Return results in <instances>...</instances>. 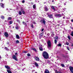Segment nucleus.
Returning a JSON list of instances; mask_svg holds the SVG:
<instances>
[{
  "instance_id": "nucleus-26",
  "label": "nucleus",
  "mask_w": 73,
  "mask_h": 73,
  "mask_svg": "<svg viewBox=\"0 0 73 73\" xmlns=\"http://www.w3.org/2000/svg\"><path fill=\"white\" fill-rule=\"evenodd\" d=\"M58 46H60L61 47V44H59L57 45Z\"/></svg>"
},
{
  "instance_id": "nucleus-41",
  "label": "nucleus",
  "mask_w": 73,
  "mask_h": 73,
  "mask_svg": "<svg viewBox=\"0 0 73 73\" xmlns=\"http://www.w3.org/2000/svg\"><path fill=\"white\" fill-rule=\"evenodd\" d=\"M22 3H25V0H24L22 1Z\"/></svg>"
},
{
  "instance_id": "nucleus-63",
  "label": "nucleus",
  "mask_w": 73,
  "mask_h": 73,
  "mask_svg": "<svg viewBox=\"0 0 73 73\" xmlns=\"http://www.w3.org/2000/svg\"><path fill=\"white\" fill-rule=\"evenodd\" d=\"M63 19H65V17H63Z\"/></svg>"
},
{
  "instance_id": "nucleus-30",
  "label": "nucleus",
  "mask_w": 73,
  "mask_h": 73,
  "mask_svg": "<svg viewBox=\"0 0 73 73\" xmlns=\"http://www.w3.org/2000/svg\"><path fill=\"white\" fill-rule=\"evenodd\" d=\"M71 35L72 36V37H73V31H72L71 32Z\"/></svg>"
},
{
  "instance_id": "nucleus-51",
  "label": "nucleus",
  "mask_w": 73,
  "mask_h": 73,
  "mask_svg": "<svg viewBox=\"0 0 73 73\" xmlns=\"http://www.w3.org/2000/svg\"><path fill=\"white\" fill-rule=\"evenodd\" d=\"M65 9H66V8H64L63 9V10H64H64H65Z\"/></svg>"
},
{
  "instance_id": "nucleus-13",
  "label": "nucleus",
  "mask_w": 73,
  "mask_h": 73,
  "mask_svg": "<svg viewBox=\"0 0 73 73\" xmlns=\"http://www.w3.org/2000/svg\"><path fill=\"white\" fill-rule=\"evenodd\" d=\"M31 50H34L35 52H37V50L35 48H31Z\"/></svg>"
},
{
  "instance_id": "nucleus-8",
  "label": "nucleus",
  "mask_w": 73,
  "mask_h": 73,
  "mask_svg": "<svg viewBox=\"0 0 73 73\" xmlns=\"http://www.w3.org/2000/svg\"><path fill=\"white\" fill-rule=\"evenodd\" d=\"M70 70L71 73L73 72V67L72 66L70 67Z\"/></svg>"
},
{
  "instance_id": "nucleus-57",
  "label": "nucleus",
  "mask_w": 73,
  "mask_h": 73,
  "mask_svg": "<svg viewBox=\"0 0 73 73\" xmlns=\"http://www.w3.org/2000/svg\"><path fill=\"white\" fill-rule=\"evenodd\" d=\"M1 56H0V59H1Z\"/></svg>"
},
{
  "instance_id": "nucleus-15",
  "label": "nucleus",
  "mask_w": 73,
  "mask_h": 73,
  "mask_svg": "<svg viewBox=\"0 0 73 73\" xmlns=\"http://www.w3.org/2000/svg\"><path fill=\"white\" fill-rule=\"evenodd\" d=\"M7 71L8 73H12V71L9 70H7Z\"/></svg>"
},
{
  "instance_id": "nucleus-28",
  "label": "nucleus",
  "mask_w": 73,
  "mask_h": 73,
  "mask_svg": "<svg viewBox=\"0 0 73 73\" xmlns=\"http://www.w3.org/2000/svg\"><path fill=\"white\" fill-rule=\"evenodd\" d=\"M61 65L62 66V67H64L65 66V65L63 64H61Z\"/></svg>"
},
{
  "instance_id": "nucleus-42",
  "label": "nucleus",
  "mask_w": 73,
  "mask_h": 73,
  "mask_svg": "<svg viewBox=\"0 0 73 73\" xmlns=\"http://www.w3.org/2000/svg\"><path fill=\"white\" fill-rule=\"evenodd\" d=\"M66 45H69V43L68 42H66Z\"/></svg>"
},
{
  "instance_id": "nucleus-60",
  "label": "nucleus",
  "mask_w": 73,
  "mask_h": 73,
  "mask_svg": "<svg viewBox=\"0 0 73 73\" xmlns=\"http://www.w3.org/2000/svg\"><path fill=\"white\" fill-rule=\"evenodd\" d=\"M58 25V26H60V25L59 24Z\"/></svg>"
},
{
  "instance_id": "nucleus-35",
  "label": "nucleus",
  "mask_w": 73,
  "mask_h": 73,
  "mask_svg": "<svg viewBox=\"0 0 73 73\" xmlns=\"http://www.w3.org/2000/svg\"><path fill=\"white\" fill-rule=\"evenodd\" d=\"M35 65L36 66H37V63L36 62H35Z\"/></svg>"
},
{
  "instance_id": "nucleus-22",
  "label": "nucleus",
  "mask_w": 73,
  "mask_h": 73,
  "mask_svg": "<svg viewBox=\"0 0 73 73\" xmlns=\"http://www.w3.org/2000/svg\"><path fill=\"white\" fill-rule=\"evenodd\" d=\"M9 23L10 24H12L13 23V21H9Z\"/></svg>"
},
{
  "instance_id": "nucleus-58",
  "label": "nucleus",
  "mask_w": 73,
  "mask_h": 73,
  "mask_svg": "<svg viewBox=\"0 0 73 73\" xmlns=\"http://www.w3.org/2000/svg\"><path fill=\"white\" fill-rule=\"evenodd\" d=\"M3 1V0H1V1L2 2V1Z\"/></svg>"
},
{
  "instance_id": "nucleus-40",
  "label": "nucleus",
  "mask_w": 73,
  "mask_h": 73,
  "mask_svg": "<svg viewBox=\"0 0 73 73\" xmlns=\"http://www.w3.org/2000/svg\"><path fill=\"white\" fill-rule=\"evenodd\" d=\"M15 28L17 29H18L19 28V27H18V26H17L16 27H15Z\"/></svg>"
},
{
  "instance_id": "nucleus-45",
  "label": "nucleus",
  "mask_w": 73,
  "mask_h": 73,
  "mask_svg": "<svg viewBox=\"0 0 73 73\" xmlns=\"http://www.w3.org/2000/svg\"><path fill=\"white\" fill-rule=\"evenodd\" d=\"M67 48L68 50L70 51V50L69 49V47H67Z\"/></svg>"
},
{
  "instance_id": "nucleus-48",
  "label": "nucleus",
  "mask_w": 73,
  "mask_h": 73,
  "mask_svg": "<svg viewBox=\"0 0 73 73\" xmlns=\"http://www.w3.org/2000/svg\"><path fill=\"white\" fill-rule=\"evenodd\" d=\"M48 63H50V61L48 60Z\"/></svg>"
},
{
  "instance_id": "nucleus-29",
  "label": "nucleus",
  "mask_w": 73,
  "mask_h": 73,
  "mask_svg": "<svg viewBox=\"0 0 73 73\" xmlns=\"http://www.w3.org/2000/svg\"><path fill=\"white\" fill-rule=\"evenodd\" d=\"M33 7L34 9H35V8H36V5H33Z\"/></svg>"
},
{
  "instance_id": "nucleus-44",
  "label": "nucleus",
  "mask_w": 73,
  "mask_h": 73,
  "mask_svg": "<svg viewBox=\"0 0 73 73\" xmlns=\"http://www.w3.org/2000/svg\"><path fill=\"white\" fill-rule=\"evenodd\" d=\"M44 29H42L41 30V31L43 32V31H44Z\"/></svg>"
},
{
  "instance_id": "nucleus-27",
  "label": "nucleus",
  "mask_w": 73,
  "mask_h": 73,
  "mask_svg": "<svg viewBox=\"0 0 73 73\" xmlns=\"http://www.w3.org/2000/svg\"><path fill=\"white\" fill-rule=\"evenodd\" d=\"M1 18L2 19H4V16H2L1 17Z\"/></svg>"
},
{
  "instance_id": "nucleus-3",
  "label": "nucleus",
  "mask_w": 73,
  "mask_h": 73,
  "mask_svg": "<svg viewBox=\"0 0 73 73\" xmlns=\"http://www.w3.org/2000/svg\"><path fill=\"white\" fill-rule=\"evenodd\" d=\"M55 16L56 18H58L59 17H62V15H61V14H56L55 15Z\"/></svg>"
},
{
  "instance_id": "nucleus-54",
  "label": "nucleus",
  "mask_w": 73,
  "mask_h": 73,
  "mask_svg": "<svg viewBox=\"0 0 73 73\" xmlns=\"http://www.w3.org/2000/svg\"><path fill=\"white\" fill-rule=\"evenodd\" d=\"M22 23H23V24H25V22H22Z\"/></svg>"
},
{
  "instance_id": "nucleus-16",
  "label": "nucleus",
  "mask_w": 73,
  "mask_h": 73,
  "mask_svg": "<svg viewBox=\"0 0 73 73\" xmlns=\"http://www.w3.org/2000/svg\"><path fill=\"white\" fill-rule=\"evenodd\" d=\"M4 4L3 3H1V7L2 8H4Z\"/></svg>"
},
{
  "instance_id": "nucleus-21",
  "label": "nucleus",
  "mask_w": 73,
  "mask_h": 73,
  "mask_svg": "<svg viewBox=\"0 0 73 73\" xmlns=\"http://www.w3.org/2000/svg\"><path fill=\"white\" fill-rule=\"evenodd\" d=\"M28 52V51H23V53H27Z\"/></svg>"
},
{
  "instance_id": "nucleus-49",
  "label": "nucleus",
  "mask_w": 73,
  "mask_h": 73,
  "mask_svg": "<svg viewBox=\"0 0 73 73\" xmlns=\"http://www.w3.org/2000/svg\"><path fill=\"white\" fill-rule=\"evenodd\" d=\"M33 24H36V22H35V21H34L33 22Z\"/></svg>"
},
{
  "instance_id": "nucleus-36",
  "label": "nucleus",
  "mask_w": 73,
  "mask_h": 73,
  "mask_svg": "<svg viewBox=\"0 0 73 73\" xmlns=\"http://www.w3.org/2000/svg\"><path fill=\"white\" fill-rule=\"evenodd\" d=\"M54 43L55 44H56L57 43V40H54Z\"/></svg>"
},
{
  "instance_id": "nucleus-14",
  "label": "nucleus",
  "mask_w": 73,
  "mask_h": 73,
  "mask_svg": "<svg viewBox=\"0 0 73 73\" xmlns=\"http://www.w3.org/2000/svg\"><path fill=\"white\" fill-rule=\"evenodd\" d=\"M43 34H44V33H42L39 35V37L40 38L41 37H42V36H43Z\"/></svg>"
},
{
  "instance_id": "nucleus-12",
  "label": "nucleus",
  "mask_w": 73,
  "mask_h": 73,
  "mask_svg": "<svg viewBox=\"0 0 73 73\" xmlns=\"http://www.w3.org/2000/svg\"><path fill=\"white\" fill-rule=\"evenodd\" d=\"M44 73H50V72L47 69H46L44 71Z\"/></svg>"
},
{
  "instance_id": "nucleus-31",
  "label": "nucleus",
  "mask_w": 73,
  "mask_h": 73,
  "mask_svg": "<svg viewBox=\"0 0 73 73\" xmlns=\"http://www.w3.org/2000/svg\"><path fill=\"white\" fill-rule=\"evenodd\" d=\"M39 60H40L39 58H38V57H37V61H39Z\"/></svg>"
},
{
  "instance_id": "nucleus-46",
  "label": "nucleus",
  "mask_w": 73,
  "mask_h": 73,
  "mask_svg": "<svg viewBox=\"0 0 73 73\" xmlns=\"http://www.w3.org/2000/svg\"><path fill=\"white\" fill-rule=\"evenodd\" d=\"M15 55H17V54H17V52H16L15 53Z\"/></svg>"
},
{
  "instance_id": "nucleus-11",
  "label": "nucleus",
  "mask_w": 73,
  "mask_h": 73,
  "mask_svg": "<svg viewBox=\"0 0 73 73\" xmlns=\"http://www.w3.org/2000/svg\"><path fill=\"white\" fill-rule=\"evenodd\" d=\"M44 9L45 11H48V7H47V6H46L44 5Z\"/></svg>"
},
{
  "instance_id": "nucleus-52",
  "label": "nucleus",
  "mask_w": 73,
  "mask_h": 73,
  "mask_svg": "<svg viewBox=\"0 0 73 73\" xmlns=\"http://www.w3.org/2000/svg\"><path fill=\"white\" fill-rule=\"evenodd\" d=\"M71 22H73V19H72L71 20Z\"/></svg>"
},
{
  "instance_id": "nucleus-2",
  "label": "nucleus",
  "mask_w": 73,
  "mask_h": 73,
  "mask_svg": "<svg viewBox=\"0 0 73 73\" xmlns=\"http://www.w3.org/2000/svg\"><path fill=\"white\" fill-rule=\"evenodd\" d=\"M47 44L48 45V48H51V42H50V41H47Z\"/></svg>"
},
{
  "instance_id": "nucleus-20",
  "label": "nucleus",
  "mask_w": 73,
  "mask_h": 73,
  "mask_svg": "<svg viewBox=\"0 0 73 73\" xmlns=\"http://www.w3.org/2000/svg\"><path fill=\"white\" fill-rule=\"evenodd\" d=\"M19 15H22V13L21 11H19Z\"/></svg>"
},
{
  "instance_id": "nucleus-5",
  "label": "nucleus",
  "mask_w": 73,
  "mask_h": 73,
  "mask_svg": "<svg viewBox=\"0 0 73 73\" xmlns=\"http://www.w3.org/2000/svg\"><path fill=\"white\" fill-rule=\"evenodd\" d=\"M4 35H5V37H6V38H8V36H9V34L7 32H5L4 33Z\"/></svg>"
},
{
  "instance_id": "nucleus-17",
  "label": "nucleus",
  "mask_w": 73,
  "mask_h": 73,
  "mask_svg": "<svg viewBox=\"0 0 73 73\" xmlns=\"http://www.w3.org/2000/svg\"><path fill=\"white\" fill-rule=\"evenodd\" d=\"M16 37L17 39H20V37L19 36V35H16Z\"/></svg>"
},
{
  "instance_id": "nucleus-33",
  "label": "nucleus",
  "mask_w": 73,
  "mask_h": 73,
  "mask_svg": "<svg viewBox=\"0 0 73 73\" xmlns=\"http://www.w3.org/2000/svg\"><path fill=\"white\" fill-rule=\"evenodd\" d=\"M27 55L28 56H31V54H30L28 53Z\"/></svg>"
},
{
  "instance_id": "nucleus-9",
  "label": "nucleus",
  "mask_w": 73,
  "mask_h": 73,
  "mask_svg": "<svg viewBox=\"0 0 73 73\" xmlns=\"http://www.w3.org/2000/svg\"><path fill=\"white\" fill-rule=\"evenodd\" d=\"M21 11L22 12V13H23V15H24V14L25 13V12L24 11V9H23V8L21 9Z\"/></svg>"
},
{
  "instance_id": "nucleus-1",
  "label": "nucleus",
  "mask_w": 73,
  "mask_h": 73,
  "mask_svg": "<svg viewBox=\"0 0 73 73\" xmlns=\"http://www.w3.org/2000/svg\"><path fill=\"white\" fill-rule=\"evenodd\" d=\"M43 56L44 58L47 59L49 58V54L46 51H44L43 52Z\"/></svg>"
},
{
  "instance_id": "nucleus-59",
  "label": "nucleus",
  "mask_w": 73,
  "mask_h": 73,
  "mask_svg": "<svg viewBox=\"0 0 73 73\" xmlns=\"http://www.w3.org/2000/svg\"><path fill=\"white\" fill-rule=\"evenodd\" d=\"M46 2H45V3H44V4H45V3H46Z\"/></svg>"
},
{
  "instance_id": "nucleus-10",
  "label": "nucleus",
  "mask_w": 73,
  "mask_h": 73,
  "mask_svg": "<svg viewBox=\"0 0 73 73\" xmlns=\"http://www.w3.org/2000/svg\"><path fill=\"white\" fill-rule=\"evenodd\" d=\"M5 67L7 69H8L9 70H10V67L8 66L5 65Z\"/></svg>"
},
{
  "instance_id": "nucleus-6",
  "label": "nucleus",
  "mask_w": 73,
  "mask_h": 73,
  "mask_svg": "<svg viewBox=\"0 0 73 73\" xmlns=\"http://www.w3.org/2000/svg\"><path fill=\"white\" fill-rule=\"evenodd\" d=\"M47 15H48V17H49V18H50V19H52V18H53V15L51 14L49 15V14H48V13H47Z\"/></svg>"
},
{
  "instance_id": "nucleus-47",
  "label": "nucleus",
  "mask_w": 73,
  "mask_h": 73,
  "mask_svg": "<svg viewBox=\"0 0 73 73\" xmlns=\"http://www.w3.org/2000/svg\"><path fill=\"white\" fill-rule=\"evenodd\" d=\"M58 36H56V39H58Z\"/></svg>"
},
{
  "instance_id": "nucleus-55",
  "label": "nucleus",
  "mask_w": 73,
  "mask_h": 73,
  "mask_svg": "<svg viewBox=\"0 0 73 73\" xmlns=\"http://www.w3.org/2000/svg\"><path fill=\"white\" fill-rule=\"evenodd\" d=\"M52 3H53V2H54V0H52Z\"/></svg>"
},
{
  "instance_id": "nucleus-24",
  "label": "nucleus",
  "mask_w": 73,
  "mask_h": 73,
  "mask_svg": "<svg viewBox=\"0 0 73 73\" xmlns=\"http://www.w3.org/2000/svg\"><path fill=\"white\" fill-rule=\"evenodd\" d=\"M16 42L17 44H18L19 43V40H17L16 41Z\"/></svg>"
},
{
  "instance_id": "nucleus-34",
  "label": "nucleus",
  "mask_w": 73,
  "mask_h": 73,
  "mask_svg": "<svg viewBox=\"0 0 73 73\" xmlns=\"http://www.w3.org/2000/svg\"><path fill=\"white\" fill-rule=\"evenodd\" d=\"M35 59L36 60V61H37V56H35L34 57Z\"/></svg>"
},
{
  "instance_id": "nucleus-56",
  "label": "nucleus",
  "mask_w": 73,
  "mask_h": 73,
  "mask_svg": "<svg viewBox=\"0 0 73 73\" xmlns=\"http://www.w3.org/2000/svg\"><path fill=\"white\" fill-rule=\"evenodd\" d=\"M64 5H66V3H64Z\"/></svg>"
},
{
  "instance_id": "nucleus-50",
  "label": "nucleus",
  "mask_w": 73,
  "mask_h": 73,
  "mask_svg": "<svg viewBox=\"0 0 73 73\" xmlns=\"http://www.w3.org/2000/svg\"><path fill=\"white\" fill-rule=\"evenodd\" d=\"M31 4H32V5H33V2H31Z\"/></svg>"
},
{
  "instance_id": "nucleus-18",
  "label": "nucleus",
  "mask_w": 73,
  "mask_h": 73,
  "mask_svg": "<svg viewBox=\"0 0 73 73\" xmlns=\"http://www.w3.org/2000/svg\"><path fill=\"white\" fill-rule=\"evenodd\" d=\"M51 8L52 9H53V10H54V11H55V9H54V6H52L51 7Z\"/></svg>"
},
{
  "instance_id": "nucleus-39",
  "label": "nucleus",
  "mask_w": 73,
  "mask_h": 73,
  "mask_svg": "<svg viewBox=\"0 0 73 73\" xmlns=\"http://www.w3.org/2000/svg\"><path fill=\"white\" fill-rule=\"evenodd\" d=\"M37 68H39V67H38V64L37 63Z\"/></svg>"
},
{
  "instance_id": "nucleus-38",
  "label": "nucleus",
  "mask_w": 73,
  "mask_h": 73,
  "mask_svg": "<svg viewBox=\"0 0 73 73\" xmlns=\"http://www.w3.org/2000/svg\"><path fill=\"white\" fill-rule=\"evenodd\" d=\"M31 27L33 28H34V26H33V24L31 25Z\"/></svg>"
},
{
  "instance_id": "nucleus-19",
  "label": "nucleus",
  "mask_w": 73,
  "mask_h": 73,
  "mask_svg": "<svg viewBox=\"0 0 73 73\" xmlns=\"http://www.w3.org/2000/svg\"><path fill=\"white\" fill-rule=\"evenodd\" d=\"M39 49L40 51H42L43 50V49H42V47H39Z\"/></svg>"
},
{
  "instance_id": "nucleus-37",
  "label": "nucleus",
  "mask_w": 73,
  "mask_h": 73,
  "mask_svg": "<svg viewBox=\"0 0 73 73\" xmlns=\"http://www.w3.org/2000/svg\"><path fill=\"white\" fill-rule=\"evenodd\" d=\"M17 22H18V23H20V20H19L17 19Z\"/></svg>"
},
{
  "instance_id": "nucleus-23",
  "label": "nucleus",
  "mask_w": 73,
  "mask_h": 73,
  "mask_svg": "<svg viewBox=\"0 0 73 73\" xmlns=\"http://www.w3.org/2000/svg\"><path fill=\"white\" fill-rule=\"evenodd\" d=\"M12 20V18L11 17H9L8 18V20Z\"/></svg>"
},
{
  "instance_id": "nucleus-61",
  "label": "nucleus",
  "mask_w": 73,
  "mask_h": 73,
  "mask_svg": "<svg viewBox=\"0 0 73 73\" xmlns=\"http://www.w3.org/2000/svg\"><path fill=\"white\" fill-rule=\"evenodd\" d=\"M21 33L22 34L23 33L22 32H21L20 34H21Z\"/></svg>"
},
{
  "instance_id": "nucleus-43",
  "label": "nucleus",
  "mask_w": 73,
  "mask_h": 73,
  "mask_svg": "<svg viewBox=\"0 0 73 73\" xmlns=\"http://www.w3.org/2000/svg\"><path fill=\"white\" fill-rule=\"evenodd\" d=\"M47 36H50V34L48 33L47 34Z\"/></svg>"
},
{
  "instance_id": "nucleus-32",
  "label": "nucleus",
  "mask_w": 73,
  "mask_h": 73,
  "mask_svg": "<svg viewBox=\"0 0 73 73\" xmlns=\"http://www.w3.org/2000/svg\"><path fill=\"white\" fill-rule=\"evenodd\" d=\"M5 49H6V50H8V48L7 47H5Z\"/></svg>"
},
{
  "instance_id": "nucleus-4",
  "label": "nucleus",
  "mask_w": 73,
  "mask_h": 73,
  "mask_svg": "<svg viewBox=\"0 0 73 73\" xmlns=\"http://www.w3.org/2000/svg\"><path fill=\"white\" fill-rule=\"evenodd\" d=\"M40 22H41L42 24H44V25H45L46 23V21H45V20L44 19L41 20L40 21Z\"/></svg>"
},
{
  "instance_id": "nucleus-64",
  "label": "nucleus",
  "mask_w": 73,
  "mask_h": 73,
  "mask_svg": "<svg viewBox=\"0 0 73 73\" xmlns=\"http://www.w3.org/2000/svg\"><path fill=\"white\" fill-rule=\"evenodd\" d=\"M70 1H71L72 0H70Z\"/></svg>"
},
{
  "instance_id": "nucleus-53",
  "label": "nucleus",
  "mask_w": 73,
  "mask_h": 73,
  "mask_svg": "<svg viewBox=\"0 0 73 73\" xmlns=\"http://www.w3.org/2000/svg\"><path fill=\"white\" fill-rule=\"evenodd\" d=\"M24 24V25H25L26 26H27V24L26 23H25Z\"/></svg>"
},
{
  "instance_id": "nucleus-62",
  "label": "nucleus",
  "mask_w": 73,
  "mask_h": 73,
  "mask_svg": "<svg viewBox=\"0 0 73 73\" xmlns=\"http://www.w3.org/2000/svg\"><path fill=\"white\" fill-rule=\"evenodd\" d=\"M13 28H14V27H13Z\"/></svg>"
},
{
  "instance_id": "nucleus-7",
  "label": "nucleus",
  "mask_w": 73,
  "mask_h": 73,
  "mask_svg": "<svg viewBox=\"0 0 73 73\" xmlns=\"http://www.w3.org/2000/svg\"><path fill=\"white\" fill-rule=\"evenodd\" d=\"M13 59H14L15 61H17V58L16 56L15 55H14L13 56Z\"/></svg>"
},
{
  "instance_id": "nucleus-25",
  "label": "nucleus",
  "mask_w": 73,
  "mask_h": 73,
  "mask_svg": "<svg viewBox=\"0 0 73 73\" xmlns=\"http://www.w3.org/2000/svg\"><path fill=\"white\" fill-rule=\"evenodd\" d=\"M68 39H69V40H71V39H70V36H68Z\"/></svg>"
}]
</instances>
